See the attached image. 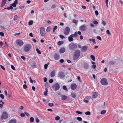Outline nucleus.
<instances>
[{"label": "nucleus", "instance_id": "nucleus-27", "mask_svg": "<svg viewBox=\"0 0 123 123\" xmlns=\"http://www.w3.org/2000/svg\"><path fill=\"white\" fill-rule=\"evenodd\" d=\"M63 41H59L57 43V44L59 45H60L61 44H63Z\"/></svg>", "mask_w": 123, "mask_h": 123}, {"label": "nucleus", "instance_id": "nucleus-10", "mask_svg": "<svg viewBox=\"0 0 123 123\" xmlns=\"http://www.w3.org/2000/svg\"><path fill=\"white\" fill-rule=\"evenodd\" d=\"M58 76L60 78L62 79L64 77L65 75L63 73L60 72L58 74Z\"/></svg>", "mask_w": 123, "mask_h": 123}, {"label": "nucleus", "instance_id": "nucleus-49", "mask_svg": "<svg viewBox=\"0 0 123 123\" xmlns=\"http://www.w3.org/2000/svg\"><path fill=\"white\" fill-rule=\"evenodd\" d=\"M89 41L91 42L92 41L93 43H94L95 41V40L94 39H89Z\"/></svg>", "mask_w": 123, "mask_h": 123}, {"label": "nucleus", "instance_id": "nucleus-52", "mask_svg": "<svg viewBox=\"0 0 123 123\" xmlns=\"http://www.w3.org/2000/svg\"><path fill=\"white\" fill-rule=\"evenodd\" d=\"M92 67L93 69H95L96 67V65H94L92 66Z\"/></svg>", "mask_w": 123, "mask_h": 123}, {"label": "nucleus", "instance_id": "nucleus-25", "mask_svg": "<svg viewBox=\"0 0 123 123\" xmlns=\"http://www.w3.org/2000/svg\"><path fill=\"white\" fill-rule=\"evenodd\" d=\"M73 36V37H76L78 36V33L77 31H76L75 32L74 34H72Z\"/></svg>", "mask_w": 123, "mask_h": 123}, {"label": "nucleus", "instance_id": "nucleus-38", "mask_svg": "<svg viewBox=\"0 0 123 123\" xmlns=\"http://www.w3.org/2000/svg\"><path fill=\"white\" fill-rule=\"evenodd\" d=\"M30 121L31 122H33L34 121V119L32 117H31L30 118Z\"/></svg>", "mask_w": 123, "mask_h": 123}, {"label": "nucleus", "instance_id": "nucleus-4", "mask_svg": "<svg viewBox=\"0 0 123 123\" xmlns=\"http://www.w3.org/2000/svg\"><path fill=\"white\" fill-rule=\"evenodd\" d=\"M40 33L41 35L43 37L45 35L46 32L45 28L43 27H41L40 29Z\"/></svg>", "mask_w": 123, "mask_h": 123}, {"label": "nucleus", "instance_id": "nucleus-15", "mask_svg": "<svg viewBox=\"0 0 123 123\" xmlns=\"http://www.w3.org/2000/svg\"><path fill=\"white\" fill-rule=\"evenodd\" d=\"M81 48L82 51H86L88 47L87 46H84L82 47Z\"/></svg>", "mask_w": 123, "mask_h": 123}, {"label": "nucleus", "instance_id": "nucleus-33", "mask_svg": "<svg viewBox=\"0 0 123 123\" xmlns=\"http://www.w3.org/2000/svg\"><path fill=\"white\" fill-rule=\"evenodd\" d=\"M56 7V5L55 4L52 5L51 6V8L52 9H54Z\"/></svg>", "mask_w": 123, "mask_h": 123}, {"label": "nucleus", "instance_id": "nucleus-23", "mask_svg": "<svg viewBox=\"0 0 123 123\" xmlns=\"http://www.w3.org/2000/svg\"><path fill=\"white\" fill-rule=\"evenodd\" d=\"M71 96L73 98H75L76 97V95L75 93L73 92L71 93Z\"/></svg>", "mask_w": 123, "mask_h": 123}, {"label": "nucleus", "instance_id": "nucleus-9", "mask_svg": "<svg viewBox=\"0 0 123 123\" xmlns=\"http://www.w3.org/2000/svg\"><path fill=\"white\" fill-rule=\"evenodd\" d=\"M16 43L19 46H22L24 44L23 41L19 39H18L16 40Z\"/></svg>", "mask_w": 123, "mask_h": 123}, {"label": "nucleus", "instance_id": "nucleus-50", "mask_svg": "<svg viewBox=\"0 0 123 123\" xmlns=\"http://www.w3.org/2000/svg\"><path fill=\"white\" fill-rule=\"evenodd\" d=\"M23 88L24 89H25L27 88V86L26 84H24L23 86Z\"/></svg>", "mask_w": 123, "mask_h": 123}, {"label": "nucleus", "instance_id": "nucleus-29", "mask_svg": "<svg viewBox=\"0 0 123 123\" xmlns=\"http://www.w3.org/2000/svg\"><path fill=\"white\" fill-rule=\"evenodd\" d=\"M72 22L73 23L75 24L76 25H77V24L78 21L77 20H76L75 19H74L73 20Z\"/></svg>", "mask_w": 123, "mask_h": 123}, {"label": "nucleus", "instance_id": "nucleus-21", "mask_svg": "<svg viewBox=\"0 0 123 123\" xmlns=\"http://www.w3.org/2000/svg\"><path fill=\"white\" fill-rule=\"evenodd\" d=\"M16 120L15 119H12L9 121V123H16Z\"/></svg>", "mask_w": 123, "mask_h": 123}, {"label": "nucleus", "instance_id": "nucleus-60", "mask_svg": "<svg viewBox=\"0 0 123 123\" xmlns=\"http://www.w3.org/2000/svg\"><path fill=\"white\" fill-rule=\"evenodd\" d=\"M0 35L2 36L3 37L4 36V34L3 32H0Z\"/></svg>", "mask_w": 123, "mask_h": 123}, {"label": "nucleus", "instance_id": "nucleus-2", "mask_svg": "<svg viewBox=\"0 0 123 123\" xmlns=\"http://www.w3.org/2000/svg\"><path fill=\"white\" fill-rule=\"evenodd\" d=\"M80 52L79 50H76L74 53V60H76L79 57L80 55Z\"/></svg>", "mask_w": 123, "mask_h": 123}, {"label": "nucleus", "instance_id": "nucleus-35", "mask_svg": "<svg viewBox=\"0 0 123 123\" xmlns=\"http://www.w3.org/2000/svg\"><path fill=\"white\" fill-rule=\"evenodd\" d=\"M85 114L87 115H90L91 114V112L89 111H88L86 112Z\"/></svg>", "mask_w": 123, "mask_h": 123}, {"label": "nucleus", "instance_id": "nucleus-13", "mask_svg": "<svg viewBox=\"0 0 123 123\" xmlns=\"http://www.w3.org/2000/svg\"><path fill=\"white\" fill-rule=\"evenodd\" d=\"M61 99L63 100H66L68 98L67 96L64 95H62L61 96Z\"/></svg>", "mask_w": 123, "mask_h": 123}, {"label": "nucleus", "instance_id": "nucleus-28", "mask_svg": "<svg viewBox=\"0 0 123 123\" xmlns=\"http://www.w3.org/2000/svg\"><path fill=\"white\" fill-rule=\"evenodd\" d=\"M90 56L91 58L93 61H95V58L94 56V55H91Z\"/></svg>", "mask_w": 123, "mask_h": 123}, {"label": "nucleus", "instance_id": "nucleus-37", "mask_svg": "<svg viewBox=\"0 0 123 123\" xmlns=\"http://www.w3.org/2000/svg\"><path fill=\"white\" fill-rule=\"evenodd\" d=\"M106 112V111L105 110H103L101 112V114H105Z\"/></svg>", "mask_w": 123, "mask_h": 123}, {"label": "nucleus", "instance_id": "nucleus-42", "mask_svg": "<svg viewBox=\"0 0 123 123\" xmlns=\"http://www.w3.org/2000/svg\"><path fill=\"white\" fill-rule=\"evenodd\" d=\"M62 88L64 90H66V91H68L67 89L65 86H63Z\"/></svg>", "mask_w": 123, "mask_h": 123}, {"label": "nucleus", "instance_id": "nucleus-47", "mask_svg": "<svg viewBox=\"0 0 123 123\" xmlns=\"http://www.w3.org/2000/svg\"><path fill=\"white\" fill-rule=\"evenodd\" d=\"M35 120L37 123H38L39 122V120L37 117H36L35 118Z\"/></svg>", "mask_w": 123, "mask_h": 123}, {"label": "nucleus", "instance_id": "nucleus-34", "mask_svg": "<svg viewBox=\"0 0 123 123\" xmlns=\"http://www.w3.org/2000/svg\"><path fill=\"white\" fill-rule=\"evenodd\" d=\"M115 63V62L113 61H110L109 62V64L110 65L114 64Z\"/></svg>", "mask_w": 123, "mask_h": 123}, {"label": "nucleus", "instance_id": "nucleus-46", "mask_svg": "<svg viewBox=\"0 0 123 123\" xmlns=\"http://www.w3.org/2000/svg\"><path fill=\"white\" fill-rule=\"evenodd\" d=\"M102 24L104 26H105L106 25V23L105 21H103L102 23Z\"/></svg>", "mask_w": 123, "mask_h": 123}, {"label": "nucleus", "instance_id": "nucleus-58", "mask_svg": "<svg viewBox=\"0 0 123 123\" xmlns=\"http://www.w3.org/2000/svg\"><path fill=\"white\" fill-rule=\"evenodd\" d=\"M95 13L96 15V16H97L98 15V12L97 11H95Z\"/></svg>", "mask_w": 123, "mask_h": 123}, {"label": "nucleus", "instance_id": "nucleus-57", "mask_svg": "<svg viewBox=\"0 0 123 123\" xmlns=\"http://www.w3.org/2000/svg\"><path fill=\"white\" fill-rule=\"evenodd\" d=\"M24 113L28 117H29L30 116L29 114L27 112L25 111L24 112Z\"/></svg>", "mask_w": 123, "mask_h": 123}, {"label": "nucleus", "instance_id": "nucleus-36", "mask_svg": "<svg viewBox=\"0 0 123 123\" xmlns=\"http://www.w3.org/2000/svg\"><path fill=\"white\" fill-rule=\"evenodd\" d=\"M75 112L77 113L80 114H82V112L80 111H76Z\"/></svg>", "mask_w": 123, "mask_h": 123}, {"label": "nucleus", "instance_id": "nucleus-6", "mask_svg": "<svg viewBox=\"0 0 123 123\" xmlns=\"http://www.w3.org/2000/svg\"><path fill=\"white\" fill-rule=\"evenodd\" d=\"M101 84L103 85H108V83L107 80L105 78H103L100 80Z\"/></svg>", "mask_w": 123, "mask_h": 123}, {"label": "nucleus", "instance_id": "nucleus-40", "mask_svg": "<svg viewBox=\"0 0 123 123\" xmlns=\"http://www.w3.org/2000/svg\"><path fill=\"white\" fill-rule=\"evenodd\" d=\"M77 120L79 121H81L82 120V118L80 117H78L77 118Z\"/></svg>", "mask_w": 123, "mask_h": 123}, {"label": "nucleus", "instance_id": "nucleus-41", "mask_svg": "<svg viewBox=\"0 0 123 123\" xmlns=\"http://www.w3.org/2000/svg\"><path fill=\"white\" fill-rule=\"evenodd\" d=\"M36 50L37 53L39 54H41V51L37 48L36 49Z\"/></svg>", "mask_w": 123, "mask_h": 123}, {"label": "nucleus", "instance_id": "nucleus-11", "mask_svg": "<svg viewBox=\"0 0 123 123\" xmlns=\"http://www.w3.org/2000/svg\"><path fill=\"white\" fill-rule=\"evenodd\" d=\"M69 47L70 49H74L75 48V45L74 43L71 44L69 45Z\"/></svg>", "mask_w": 123, "mask_h": 123}, {"label": "nucleus", "instance_id": "nucleus-5", "mask_svg": "<svg viewBox=\"0 0 123 123\" xmlns=\"http://www.w3.org/2000/svg\"><path fill=\"white\" fill-rule=\"evenodd\" d=\"M52 88L54 89L55 90V91L58 90L60 88L59 84L58 83H56L53 85Z\"/></svg>", "mask_w": 123, "mask_h": 123}, {"label": "nucleus", "instance_id": "nucleus-18", "mask_svg": "<svg viewBox=\"0 0 123 123\" xmlns=\"http://www.w3.org/2000/svg\"><path fill=\"white\" fill-rule=\"evenodd\" d=\"M72 35H70L68 37V38L69 42H71L73 41V38L74 37Z\"/></svg>", "mask_w": 123, "mask_h": 123}, {"label": "nucleus", "instance_id": "nucleus-12", "mask_svg": "<svg viewBox=\"0 0 123 123\" xmlns=\"http://www.w3.org/2000/svg\"><path fill=\"white\" fill-rule=\"evenodd\" d=\"M98 95V93L97 92H95L93 93L92 95V97L93 98H96Z\"/></svg>", "mask_w": 123, "mask_h": 123}, {"label": "nucleus", "instance_id": "nucleus-26", "mask_svg": "<svg viewBox=\"0 0 123 123\" xmlns=\"http://www.w3.org/2000/svg\"><path fill=\"white\" fill-rule=\"evenodd\" d=\"M84 67L86 69H87L89 67V65L88 64H86L84 65Z\"/></svg>", "mask_w": 123, "mask_h": 123}, {"label": "nucleus", "instance_id": "nucleus-17", "mask_svg": "<svg viewBox=\"0 0 123 123\" xmlns=\"http://www.w3.org/2000/svg\"><path fill=\"white\" fill-rule=\"evenodd\" d=\"M18 3V1L17 0H16L13 3L11 4V5H12V6L14 7H15L16 6V5Z\"/></svg>", "mask_w": 123, "mask_h": 123}, {"label": "nucleus", "instance_id": "nucleus-14", "mask_svg": "<svg viewBox=\"0 0 123 123\" xmlns=\"http://www.w3.org/2000/svg\"><path fill=\"white\" fill-rule=\"evenodd\" d=\"M54 58L55 60H57L59 59V55L58 54H55L54 56Z\"/></svg>", "mask_w": 123, "mask_h": 123}, {"label": "nucleus", "instance_id": "nucleus-54", "mask_svg": "<svg viewBox=\"0 0 123 123\" xmlns=\"http://www.w3.org/2000/svg\"><path fill=\"white\" fill-rule=\"evenodd\" d=\"M59 36H60V37L62 39H63V38H65V37L64 36H63V35H59Z\"/></svg>", "mask_w": 123, "mask_h": 123}, {"label": "nucleus", "instance_id": "nucleus-8", "mask_svg": "<svg viewBox=\"0 0 123 123\" xmlns=\"http://www.w3.org/2000/svg\"><path fill=\"white\" fill-rule=\"evenodd\" d=\"M86 25H83L80 26L79 29L81 31H84L86 30Z\"/></svg>", "mask_w": 123, "mask_h": 123}, {"label": "nucleus", "instance_id": "nucleus-61", "mask_svg": "<svg viewBox=\"0 0 123 123\" xmlns=\"http://www.w3.org/2000/svg\"><path fill=\"white\" fill-rule=\"evenodd\" d=\"M25 116V114L24 113H22L20 114V116L22 117H24Z\"/></svg>", "mask_w": 123, "mask_h": 123}, {"label": "nucleus", "instance_id": "nucleus-64", "mask_svg": "<svg viewBox=\"0 0 123 123\" xmlns=\"http://www.w3.org/2000/svg\"><path fill=\"white\" fill-rule=\"evenodd\" d=\"M93 23L95 25H97L98 24V22L96 21H94L93 22Z\"/></svg>", "mask_w": 123, "mask_h": 123}, {"label": "nucleus", "instance_id": "nucleus-59", "mask_svg": "<svg viewBox=\"0 0 123 123\" xmlns=\"http://www.w3.org/2000/svg\"><path fill=\"white\" fill-rule=\"evenodd\" d=\"M48 66V65L47 64H45L44 65V68L45 69H46L47 68Z\"/></svg>", "mask_w": 123, "mask_h": 123}, {"label": "nucleus", "instance_id": "nucleus-55", "mask_svg": "<svg viewBox=\"0 0 123 123\" xmlns=\"http://www.w3.org/2000/svg\"><path fill=\"white\" fill-rule=\"evenodd\" d=\"M105 102H104V104L103 105H102V107L103 108H105Z\"/></svg>", "mask_w": 123, "mask_h": 123}, {"label": "nucleus", "instance_id": "nucleus-43", "mask_svg": "<svg viewBox=\"0 0 123 123\" xmlns=\"http://www.w3.org/2000/svg\"><path fill=\"white\" fill-rule=\"evenodd\" d=\"M33 21L32 20H31L28 22V24L29 25H31L33 24Z\"/></svg>", "mask_w": 123, "mask_h": 123}, {"label": "nucleus", "instance_id": "nucleus-31", "mask_svg": "<svg viewBox=\"0 0 123 123\" xmlns=\"http://www.w3.org/2000/svg\"><path fill=\"white\" fill-rule=\"evenodd\" d=\"M18 18V16L17 15H15L14 17L13 20L14 21L17 20Z\"/></svg>", "mask_w": 123, "mask_h": 123}, {"label": "nucleus", "instance_id": "nucleus-1", "mask_svg": "<svg viewBox=\"0 0 123 123\" xmlns=\"http://www.w3.org/2000/svg\"><path fill=\"white\" fill-rule=\"evenodd\" d=\"M32 47L31 45L28 44L25 45L24 47V50L25 52H27Z\"/></svg>", "mask_w": 123, "mask_h": 123}, {"label": "nucleus", "instance_id": "nucleus-48", "mask_svg": "<svg viewBox=\"0 0 123 123\" xmlns=\"http://www.w3.org/2000/svg\"><path fill=\"white\" fill-rule=\"evenodd\" d=\"M83 102L86 103L87 104H88V102L87 100H86L85 99H84L83 100Z\"/></svg>", "mask_w": 123, "mask_h": 123}, {"label": "nucleus", "instance_id": "nucleus-56", "mask_svg": "<svg viewBox=\"0 0 123 123\" xmlns=\"http://www.w3.org/2000/svg\"><path fill=\"white\" fill-rule=\"evenodd\" d=\"M57 26H54V28L53 29V31L54 32L55 30H56V29H57Z\"/></svg>", "mask_w": 123, "mask_h": 123}, {"label": "nucleus", "instance_id": "nucleus-45", "mask_svg": "<svg viewBox=\"0 0 123 123\" xmlns=\"http://www.w3.org/2000/svg\"><path fill=\"white\" fill-rule=\"evenodd\" d=\"M60 118L58 116H57L55 118V119L56 120H59Z\"/></svg>", "mask_w": 123, "mask_h": 123}, {"label": "nucleus", "instance_id": "nucleus-44", "mask_svg": "<svg viewBox=\"0 0 123 123\" xmlns=\"http://www.w3.org/2000/svg\"><path fill=\"white\" fill-rule=\"evenodd\" d=\"M48 105L49 106L52 107L53 106L54 104L53 103H49Z\"/></svg>", "mask_w": 123, "mask_h": 123}, {"label": "nucleus", "instance_id": "nucleus-20", "mask_svg": "<svg viewBox=\"0 0 123 123\" xmlns=\"http://www.w3.org/2000/svg\"><path fill=\"white\" fill-rule=\"evenodd\" d=\"M55 71L54 70L52 71L50 74V77H54L55 74Z\"/></svg>", "mask_w": 123, "mask_h": 123}, {"label": "nucleus", "instance_id": "nucleus-63", "mask_svg": "<svg viewBox=\"0 0 123 123\" xmlns=\"http://www.w3.org/2000/svg\"><path fill=\"white\" fill-rule=\"evenodd\" d=\"M96 38L98 39L99 40H101V37L99 36H97V37Z\"/></svg>", "mask_w": 123, "mask_h": 123}, {"label": "nucleus", "instance_id": "nucleus-53", "mask_svg": "<svg viewBox=\"0 0 123 123\" xmlns=\"http://www.w3.org/2000/svg\"><path fill=\"white\" fill-rule=\"evenodd\" d=\"M11 67L12 69H13V70H15V68L12 65H11Z\"/></svg>", "mask_w": 123, "mask_h": 123}, {"label": "nucleus", "instance_id": "nucleus-62", "mask_svg": "<svg viewBox=\"0 0 123 123\" xmlns=\"http://www.w3.org/2000/svg\"><path fill=\"white\" fill-rule=\"evenodd\" d=\"M29 79H30V81L31 83H33V81L31 79V77H30L29 78Z\"/></svg>", "mask_w": 123, "mask_h": 123}, {"label": "nucleus", "instance_id": "nucleus-32", "mask_svg": "<svg viewBox=\"0 0 123 123\" xmlns=\"http://www.w3.org/2000/svg\"><path fill=\"white\" fill-rule=\"evenodd\" d=\"M51 27L50 26H49L47 27L46 29V31L47 32H49L50 30Z\"/></svg>", "mask_w": 123, "mask_h": 123}, {"label": "nucleus", "instance_id": "nucleus-22", "mask_svg": "<svg viewBox=\"0 0 123 123\" xmlns=\"http://www.w3.org/2000/svg\"><path fill=\"white\" fill-rule=\"evenodd\" d=\"M65 49L64 48H62L60 49L59 52L60 53H63L65 52Z\"/></svg>", "mask_w": 123, "mask_h": 123}, {"label": "nucleus", "instance_id": "nucleus-16", "mask_svg": "<svg viewBox=\"0 0 123 123\" xmlns=\"http://www.w3.org/2000/svg\"><path fill=\"white\" fill-rule=\"evenodd\" d=\"M77 86L76 84H72L71 85V88L73 90L75 89L76 88Z\"/></svg>", "mask_w": 123, "mask_h": 123}, {"label": "nucleus", "instance_id": "nucleus-7", "mask_svg": "<svg viewBox=\"0 0 123 123\" xmlns=\"http://www.w3.org/2000/svg\"><path fill=\"white\" fill-rule=\"evenodd\" d=\"M70 29L69 27H67L64 31V33L66 35H68L70 32Z\"/></svg>", "mask_w": 123, "mask_h": 123}, {"label": "nucleus", "instance_id": "nucleus-39", "mask_svg": "<svg viewBox=\"0 0 123 123\" xmlns=\"http://www.w3.org/2000/svg\"><path fill=\"white\" fill-rule=\"evenodd\" d=\"M109 1V0H105V2L106 5L107 7H109L108 5V2Z\"/></svg>", "mask_w": 123, "mask_h": 123}, {"label": "nucleus", "instance_id": "nucleus-19", "mask_svg": "<svg viewBox=\"0 0 123 123\" xmlns=\"http://www.w3.org/2000/svg\"><path fill=\"white\" fill-rule=\"evenodd\" d=\"M7 0H2L1 4L0 5L1 7H3L4 6L6 3Z\"/></svg>", "mask_w": 123, "mask_h": 123}, {"label": "nucleus", "instance_id": "nucleus-51", "mask_svg": "<svg viewBox=\"0 0 123 123\" xmlns=\"http://www.w3.org/2000/svg\"><path fill=\"white\" fill-rule=\"evenodd\" d=\"M0 98L2 99H3L4 98V95L2 94H1L0 95Z\"/></svg>", "mask_w": 123, "mask_h": 123}, {"label": "nucleus", "instance_id": "nucleus-3", "mask_svg": "<svg viewBox=\"0 0 123 123\" xmlns=\"http://www.w3.org/2000/svg\"><path fill=\"white\" fill-rule=\"evenodd\" d=\"M8 117V114L6 112H3L1 117L0 118L1 120L5 119Z\"/></svg>", "mask_w": 123, "mask_h": 123}, {"label": "nucleus", "instance_id": "nucleus-24", "mask_svg": "<svg viewBox=\"0 0 123 123\" xmlns=\"http://www.w3.org/2000/svg\"><path fill=\"white\" fill-rule=\"evenodd\" d=\"M84 99H85L86 100H87V101H88V102L90 100L92 99V98L91 97H88L87 96H86L84 98Z\"/></svg>", "mask_w": 123, "mask_h": 123}, {"label": "nucleus", "instance_id": "nucleus-30", "mask_svg": "<svg viewBox=\"0 0 123 123\" xmlns=\"http://www.w3.org/2000/svg\"><path fill=\"white\" fill-rule=\"evenodd\" d=\"M106 33L108 36H110L111 35V33L109 30H107Z\"/></svg>", "mask_w": 123, "mask_h": 123}]
</instances>
